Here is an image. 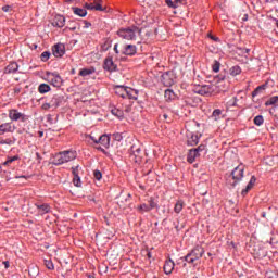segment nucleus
I'll return each mask as SVG.
<instances>
[{"label": "nucleus", "mask_w": 278, "mask_h": 278, "mask_svg": "<svg viewBox=\"0 0 278 278\" xmlns=\"http://www.w3.org/2000/svg\"><path fill=\"white\" fill-rule=\"evenodd\" d=\"M130 151L131 155L136 159V162L142 157V149H140V147L132 146Z\"/></svg>", "instance_id": "16"}, {"label": "nucleus", "mask_w": 278, "mask_h": 278, "mask_svg": "<svg viewBox=\"0 0 278 278\" xmlns=\"http://www.w3.org/2000/svg\"><path fill=\"white\" fill-rule=\"evenodd\" d=\"M122 53L124 55L134 56L136 55V53H138V48L136 47V45H125L123 47Z\"/></svg>", "instance_id": "8"}, {"label": "nucleus", "mask_w": 278, "mask_h": 278, "mask_svg": "<svg viewBox=\"0 0 278 278\" xmlns=\"http://www.w3.org/2000/svg\"><path fill=\"white\" fill-rule=\"evenodd\" d=\"M51 108H53L51 102L42 104V110H51Z\"/></svg>", "instance_id": "46"}, {"label": "nucleus", "mask_w": 278, "mask_h": 278, "mask_svg": "<svg viewBox=\"0 0 278 278\" xmlns=\"http://www.w3.org/2000/svg\"><path fill=\"white\" fill-rule=\"evenodd\" d=\"M138 212L144 213V212H151V207L149 206V204H141L138 206Z\"/></svg>", "instance_id": "34"}, {"label": "nucleus", "mask_w": 278, "mask_h": 278, "mask_svg": "<svg viewBox=\"0 0 278 278\" xmlns=\"http://www.w3.org/2000/svg\"><path fill=\"white\" fill-rule=\"evenodd\" d=\"M0 144H8L11 147V144H14V141H12V139H3L0 137Z\"/></svg>", "instance_id": "40"}, {"label": "nucleus", "mask_w": 278, "mask_h": 278, "mask_svg": "<svg viewBox=\"0 0 278 278\" xmlns=\"http://www.w3.org/2000/svg\"><path fill=\"white\" fill-rule=\"evenodd\" d=\"M254 125H257V127L264 125V116L257 115L256 117H254Z\"/></svg>", "instance_id": "36"}, {"label": "nucleus", "mask_w": 278, "mask_h": 278, "mask_svg": "<svg viewBox=\"0 0 278 278\" xmlns=\"http://www.w3.org/2000/svg\"><path fill=\"white\" fill-rule=\"evenodd\" d=\"M163 116H164V118H168V115H166V114H164Z\"/></svg>", "instance_id": "57"}, {"label": "nucleus", "mask_w": 278, "mask_h": 278, "mask_svg": "<svg viewBox=\"0 0 278 278\" xmlns=\"http://www.w3.org/2000/svg\"><path fill=\"white\" fill-rule=\"evenodd\" d=\"M220 114H223V111H220L219 109H216L212 113V118H214V121H218V118H220Z\"/></svg>", "instance_id": "37"}, {"label": "nucleus", "mask_w": 278, "mask_h": 278, "mask_svg": "<svg viewBox=\"0 0 278 278\" xmlns=\"http://www.w3.org/2000/svg\"><path fill=\"white\" fill-rule=\"evenodd\" d=\"M240 73H242V68H240V66L236 65V66H232L230 68V75L232 77H236L237 75H240Z\"/></svg>", "instance_id": "28"}, {"label": "nucleus", "mask_w": 278, "mask_h": 278, "mask_svg": "<svg viewBox=\"0 0 278 278\" xmlns=\"http://www.w3.org/2000/svg\"><path fill=\"white\" fill-rule=\"evenodd\" d=\"M3 264H4L5 268H10V263L9 262H4Z\"/></svg>", "instance_id": "53"}, {"label": "nucleus", "mask_w": 278, "mask_h": 278, "mask_svg": "<svg viewBox=\"0 0 278 278\" xmlns=\"http://www.w3.org/2000/svg\"><path fill=\"white\" fill-rule=\"evenodd\" d=\"M17 160H20L18 155L8 156V160L3 163V166H8L12 164V162H16Z\"/></svg>", "instance_id": "33"}, {"label": "nucleus", "mask_w": 278, "mask_h": 278, "mask_svg": "<svg viewBox=\"0 0 278 278\" xmlns=\"http://www.w3.org/2000/svg\"><path fill=\"white\" fill-rule=\"evenodd\" d=\"M197 157H199V152L195 149H192L188 153L187 161L190 164H192L194 162V160H197Z\"/></svg>", "instance_id": "23"}, {"label": "nucleus", "mask_w": 278, "mask_h": 278, "mask_svg": "<svg viewBox=\"0 0 278 278\" xmlns=\"http://www.w3.org/2000/svg\"><path fill=\"white\" fill-rule=\"evenodd\" d=\"M111 112L114 116H117V118H123V111L118 109H113Z\"/></svg>", "instance_id": "39"}, {"label": "nucleus", "mask_w": 278, "mask_h": 278, "mask_svg": "<svg viewBox=\"0 0 278 278\" xmlns=\"http://www.w3.org/2000/svg\"><path fill=\"white\" fill-rule=\"evenodd\" d=\"M126 99H132V101H137L138 100V90H136L131 87H127L126 88Z\"/></svg>", "instance_id": "13"}, {"label": "nucleus", "mask_w": 278, "mask_h": 278, "mask_svg": "<svg viewBox=\"0 0 278 278\" xmlns=\"http://www.w3.org/2000/svg\"><path fill=\"white\" fill-rule=\"evenodd\" d=\"M90 138L96 144H99V139L94 138L92 135H90Z\"/></svg>", "instance_id": "49"}, {"label": "nucleus", "mask_w": 278, "mask_h": 278, "mask_svg": "<svg viewBox=\"0 0 278 278\" xmlns=\"http://www.w3.org/2000/svg\"><path fill=\"white\" fill-rule=\"evenodd\" d=\"M148 205L150 206V210H155V207H157V201H155V199L150 198L148 201Z\"/></svg>", "instance_id": "38"}, {"label": "nucleus", "mask_w": 278, "mask_h": 278, "mask_svg": "<svg viewBox=\"0 0 278 278\" xmlns=\"http://www.w3.org/2000/svg\"><path fill=\"white\" fill-rule=\"evenodd\" d=\"M15 92H20V90L17 89V90H15Z\"/></svg>", "instance_id": "61"}, {"label": "nucleus", "mask_w": 278, "mask_h": 278, "mask_svg": "<svg viewBox=\"0 0 278 278\" xmlns=\"http://www.w3.org/2000/svg\"><path fill=\"white\" fill-rule=\"evenodd\" d=\"M76 157H77V152L66 150V151H63V152H60V153L55 154L53 156L52 164H54V166H60L62 164L73 162V160H75Z\"/></svg>", "instance_id": "2"}, {"label": "nucleus", "mask_w": 278, "mask_h": 278, "mask_svg": "<svg viewBox=\"0 0 278 278\" xmlns=\"http://www.w3.org/2000/svg\"><path fill=\"white\" fill-rule=\"evenodd\" d=\"M205 250L201 247H195L192 251H190L185 257V262L188 264H194V262H199L203 257Z\"/></svg>", "instance_id": "5"}, {"label": "nucleus", "mask_w": 278, "mask_h": 278, "mask_svg": "<svg viewBox=\"0 0 278 278\" xmlns=\"http://www.w3.org/2000/svg\"><path fill=\"white\" fill-rule=\"evenodd\" d=\"M36 156H37L38 160H40V153L37 152Z\"/></svg>", "instance_id": "54"}, {"label": "nucleus", "mask_w": 278, "mask_h": 278, "mask_svg": "<svg viewBox=\"0 0 278 278\" xmlns=\"http://www.w3.org/2000/svg\"><path fill=\"white\" fill-rule=\"evenodd\" d=\"M163 270L165 275H170V273L175 270V262H173V260L166 261L164 264Z\"/></svg>", "instance_id": "14"}, {"label": "nucleus", "mask_w": 278, "mask_h": 278, "mask_svg": "<svg viewBox=\"0 0 278 278\" xmlns=\"http://www.w3.org/2000/svg\"><path fill=\"white\" fill-rule=\"evenodd\" d=\"M165 3L168 8H179V5H184L186 0H165Z\"/></svg>", "instance_id": "18"}, {"label": "nucleus", "mask_w": 278, "mask_h": 278, "mask_svg": "<svg viewBox=\"0 0 278 278\" xmlns=\"http://www.w3.org/2000/svg\"><path fill=\"white\" fill-rule=\"evenodd\" d=\"M85 8H86L87 10H94V3H86V4H85Z\"/></svg>", "instance_id": "47"}, {"label": "nucleus", "mask_w": 278, "mask_h": 278, "mask_svg": "<svg viewBox=\"0 0 278 278\" xmlns=\"http://www.w3.org/2000/svg\"><path fill=\"white\" fill-rule=\"evenodd\" d=\"M255 181H256L255 176H252L245 189L241 191L242 197H247V194L249 193V190H251V188L255 186Z\"/></svg>", "instance_id": "20"}, {"label": "nucleus", "mask_w": 278, "mask_h": 278, "mask_svg": "<svg viewBox=\"0 0 278 278\" xmlns=\"http://www.w3.org/2000/svg\"><path fill=\"white\" fill-rule=\"evenodd\" d=\"M73 12L74 14H76V16H80V17H84L88 14V12L85 9H79V8H73Z\"/></svg>", "instance_id": "27"}, {"label": "nucleus", "mask_w": 278, "mask_h": 278, "mask_svg": "<svg viewBox=\"0 0 278 278\" xmlns=\"http://www.w3.org/2000/svg\"><path fill=\"white\" fill-rule=\"evenodd\" d=\"M88 278H94V276H89Z\"/></svg>", "instance_id": "59"}, {"label": "nucleus", "mask_w": 278, "mask_h": 278, "mask_svg": "<svg viewBox=\"0 0 278 278\" xmlns=\"http://www.w3.org/2000/svg\"><path fill=\"white\" fill-rule=\"evenodd\" d=\"M117 36H119V38H123L124 40H136L138 36L140 38H149V36H151V31L149 30V28L140 29L136 26H131L128 28H121L117 31Z\"/></svg>", "instance_id": "1"}, {"label": "nucleus", "mask_w": 278, "mask_h": 278, "mask_svg": "<svg viewBox=\"0 0 278 278\" xmlns=\"http://www.w3.org/2000/svg\"><path fill=\"white\" fill-rule=\"evenodd\" d=\"M266 90V85H262L258 86L253 92H252V97H257V94H260V92Z\"/></svg>", "instance_id": "35"}, {"label": "nucleus", "mask_w": 278, "mask_h": 278, "mask_svg": "<svg viewBox=\"0 0 278 278\" xmlns=\"http://www.w3.org/2000/svg\"><path fill=\"white\" fill-rule=\"evenodd\" d=\"M40 134V137H42L43 136V132H39Z\"/></svg>", "instance_id": "58"}, {"label": "nucleus", "mask_w": 278, "mask_h": 278, "mask_svg": "<svg viewBox=\"0 0 278 278\" xmlns=\"http://www.w3.org/2000/svg\"><path fill=\"white\" fill-rule=\"evenodd\" d=\"M195 92L198 94H202V97H204L205 94H212V86L210 85H203L201 87H199Z\"/></svg>", "instance_id": "12"}, {"label": "nucleus", "mask_w": 278, "mask_h": 278, "mask_svg": "<svg viewBox=\"0 0 278 278\" xmlns=\"http://www.w3.org/2000/svg\"><path fill=\"white\" fill-rule=\"evenodd\" d=\"M213 71L214 73H218V71H220V63H218V61H215L213 64Z\"/></svg>", "instance_id": "44"}, {"label": "nucleus", "mask_w": 278, "mask_h": 278, "mask_svg": "<svg viewBox=\"0 0 278 278\" xmlns=\"http://www.w3.org/2000/svg\"><path fill=\"white\" fill-rule=\"evenodd\" d=\"M104 71H109V73H114L116 71L117 66L114 64V61L112 58H106L103 65Z\"/></svg>", "instance_id": "10"}, {"label": "nucleus", "mask_w": 278, "mask_h": 278, "mask_svg": "<svg viewBox=\"0 0 278 278\" xmlns=\"http://www.w3.org/2000/svg\"><path fill=\"white\" fill-rule=\"evenodd\" d=\"M166 101H170V99H175V92L170 89L165 90L164 94Z\"/></svg>", "instance_id": "32"}, {"label": "nucleus", "mask_w": 278, "mask_h": 278, "mask_svg": "<svg viewBox=\"0 0 278 278\" xmlns=\"http://www.w3.org/2000/svg\"><path fill=\"white\" fill-rule=\"evenodd\" d=\"M14 132V129L12 128V124L4 123L0 125V136H3V134H12Z\"/></svg>", "instance_id": "15"}, {"label": "nucleus", "mask_w": 278, "mask_h": 278, "mask_svg": "<svg viewBox=\"0 0 278 278\" xmlns=\"http://www.w3.org/2000/svg\"><path fill=\"white\" fill-rule=\"evenodd\" d=\"M37 208L40 216H45V214H49L51 212V206H49V204L37 205Z\"/></svg>", "instance_id": "17"}, {"label": "nucleus", "mask_w": 278, "mask_h": 278, "mask_svg": "<svg viewBox=\"0 0 278 278\" xmlns=\"http://www.w3.org/2000/svg\"><path fill=\"white\" fill-rule=\"evenodd\" d=\"M265 105H278V96L269 98V100L265 102Z\"/></svg>", "instance_id": "31"}, {"label": "nucleus", "mask_w": 278, "mask_h": 278, "mask_svg": "<svg viewBox=\"0 0 278 278\" xmlns=\"http://www.w3.org/2000/svg\"><path fill=\"white\" fill-rule=\"evenodd\" d=\"M187 142L190 147H197V144H199V136L198 135H191V137L188 139Z\"/></svg>", "instance_id": "25"}, {"label": "nucleus", "mask_w": 278, "mask_h": 278, "mask_svg": "<svg viewBox=\"0 0 278 278\" xmlns=\"http://www.w3.org/2000/svg\"><path fill=\"white\" fill-rule=\"evenodd\" d=\"M3 12H10V5H5L2 8Z\"/></svg>", "instance_id": "50"}, {"label": "nucleus", "mask_w": 278, "mask_h": 278, "mask_svg": "<svg viewBox=\"0 0 278 278\" xmlns=\"http://www.w3.org/2000/svg\"><path fill=\"white\" fill-rule=\"evenodd\" d=\"M184 205H186V203H184L182 200H178V201L176 202V204H175L174 212H175L176 214L181 213V210H184Z\"/></svg>", "instance_id": "26"}, {"label": "nucleus", "mask_w": 278, "mask_h": 278, "mask_svg": "<svg viewBox=\"0 0 278 278\" xmlns=\"http://www.w3.org/2000/svg\"><path fill=\"white\" fill-rule=\"evenodd\" d=\"M93 177L94 179H97L98 181H101L102 177H103V174H101V172L99 170H94L93 172Z\"/></svg>", "instance_id": "43"}, {"label": "nucleus", "mask_w": 278, "mask_h": 278, "mask_svg": "<svg viewBox=\"0 0 278 278\" xmlns=\"http://www.w3.org/2000/svg\"><path fill=\"white\" fill-rule=\"evenodd\" d=\"M242 177H244V165H239L231 172L227 179V185L230 186V188H236V186L242 181Z\"/></svg>", "instance_id": "3"}, {"label": "nucleus", "mask_w": 278, "mask_h": 278, "mask_svg": "<svg viewBox=\"0 0 278 278\" xmlns=\"http://www.w3.org/2000/svg\"><path fill=\"white\" fill-rule=\"evenodd\" d=\"M52 53L54 58H62L64 53H66V48L64 47V43H58L52 49Z\"/></svg>", "instance_id": "9"}, {"label": "nucleus", "mask_w": 278, "mask_h": 278, "mask_svg": "<svg viewBox=\"0 0 278 278\" xmlns=\"http://www.w3.org/2000/svg\"><path fill=\"white\" fill-rule=\"evenodd\" d=\"M46 266L49 270H53L54 268L53 263L51 261H46Z\"/></svg>", "instance_id": "45"}, {"label": "nucleus", "mask_w": 278, "mask_h": 278, "mask_svg": "<svg viewBox=\"0 0 278 278\" xmlns=\"http://www.w3.org/2000/svg\"><path fill=\"white\" fill-rule=\"evenodd\" d=\"M38 91L40 94H47V92H51V86L47 84H41L38 87Z\"/></svg>", "instance_id": "24"}, {"label": "nucleus", "mask_w": 278, "mask_h": 278, "mask_svg": "<svg viewBox=\"0 0 278 278\" xmlns=\"http://www.w3.org/2000/svg\"><path fill=\"white\" fill-rule=\"evenodd\" d=\"M18 71V64L16 62L10 63L5 68L4 73L8 75L10 73H16Z\"/></svg>", "instance_id": "22"}, {"label": "nucleus", "mask_w": 278, "mask_h": 278, "mask_svg": "<svg viewBox=\"0 0 278 278\" xmlns=\"http://www.w3.org/2000/svg\"><path fill=\"white\" fill-rule=\"evenodd\" d=\"M115 93H116L118 97H122V99H126V96H127V87H125V86H116V87H115Z\"/></svg>", "instance_id": "19"}, {"label": "nucleus", "mask_w": 278, "mask_h": 278, "mask_svg": "<svg viewBox=\"0 0 278 278\" xmlns=\"http://www.w3.org/2000/svg\"><path fill=\"white\" fill-rule=\"evenodd\" d=\"M66 24V18L63 15H55L52 20L53 27H64Z\"/></svg>", "instance_id": "11"}, {"label": "nucleus", "mask_w": 278, "mask_h": 278, "mask_svg": "<svg viewBox=\"0 0 278 278\" xmlns=\"http://www.w3.org/2000/svg\"><path fill=\"white\" fill-rule=\"evenodd\" d=\"M198 153L200 152V151H205V146L204 144H201V146H199L198 148H195L194 149Z\"/></svg>", "instance_id": "48"}, {"label": "nucleus", "mask_w": 278, "mask_h": 278, "mask_svg": "<svg viewBox=\"0 0 278 278\" xmlns=\"http://www.w3.org/2000/svg\"><path fill=\"white\" fill-rule=\"evenodd\" d=\"M94 73V70L84 68L80 70L79 75L80 77H88V75H92Z\"/></svg>", "instance_id": "30"}, {"label": "nucleus", "mask_w": 278, "mask_h": 278, "mask_svg": "<svg viewBox=\"0 0 278 278\" xmlns=\"http://www.w3.org/2000/svg\"><path fill=\"white\" fill-rule=\"evenodd\" d=\"M49 58H51L50 52L45 51L41 53V62H47V60H49Z\"/></svg>", "instance_id": "41"}, {"label": "nucleus", "mask_w": 278, "mask_h": 278, "mask_svg": "<svg viewBox=\"0 0 278 278\" xmlns=\"http://www.w3.org/2000/svg\"><path fill=\"white\" fill-rule=\"evenodd\" d=\"M114 51H115V53H117V54L119 53V51H118V43H115V45H114Z\"/></svg>", "instance_id": "51"}, {"label": "nucleus", "mask_w": 278, "mask_h": 278, "mask_svg": "<svg viewBox=\"0 0 278 278\" xmlns=\"http://www.w3.org/2000/svg\"><path fill=\"white\" fill-rule=\"evenodd\" d=\"M98 144H102V147H110V137L108 135H102L98 138Z\"/></svg>", "instance_id": "21"}, {"label": "nucleus", "mask_w": 278, "mask_h": 278, "mask_svg": "<svg viewBox=\"0 0 278 278\" xmlns=\"http://www.w3.org/2000/svg\"><path fill=\"white\" fill-rule=\"evenodd\" d=\"M94 10L97 12H103L105 10V8H103V5H101V3L94 2Z\"/></svg>", "instance_id": "42"}, {"label": "nucleus", "mask_w": 278, "mask_h": 278, "mask_svg": "<svg viewBox=\"0 0 278 278\" xmlns=\"http://www.w3.org/2000/svg\"><path fill=\"white\" fill-rule=\"evenodd\" d=\"M170 84H173V81H169L168 85L170 86Z\"/></svg>", "instance_id": "60"}, {"label": "nucleus", "mask_w": 278, "mask_h": 278, "mask_svg": "<svg viewBox=\"0 0 278 278\" xmlns=\"http://www.w3.org/2000/svg\"><path fill=\"white\" fill-rule=\"evenodd\" d=\"M131 199V193L127 194V198H125V201H129Z\"/></svg>", "instance_id": "52"}, {"label": "nucleus", "mask_w": 278, "mask_h": 278, "mask_svg": "<svg viewBox=\"0 0 278 278\" xmlns=\"http://www.w3.org/2000/svg\"><path fill=\"white\" fill-rule=\"evenodd\" d=\"M9 118L10 121H22V123H25L27 121V116L22 113V112H18V110L16 109H11L9 110Z\"/></svg>", "instance_id": "6"}, {"label": "nucleus", "mask_w": 278, "mask_h": 278, "mask_svg": "<svg viewBox=\"0 0 278 278\" xmlns=\"http://www.w3.org/2000/svg\"><path fill=\"white\" fill-rule=\"evenodd\" d=\"M33 270H35V275H38V269L33 268Z\"/></svg>", "instance_id": "55"}, {"label": "nucleus", "mask_w": 278, "mask_h": 278, "mask_svg": "<svg viewBox=\"0 0 278 278\" xmlns=\"http://www.w3.org/2000/svg\"><path fill=\"white\" fill-rule=\"evenodd\" d=\"M211 38H212V40H215V41L218 40V38H215V37H212V36H211Z\"/></svg>", "instance_id": "56"}, {"label": "nucleus", "mask_w": 278, "mask_h": 278, "mask_svg": "<svg viewBox=\"0 0 278 278\" xmlns=\"http://www.w3.org/2000/svg\"><path fill=\"white\" fill-rule=\"evenodd\" d=\"M43 79L54 88H62V84H64L62 76L58 72H46Z\"/></svg>", "instance_id": "4"}, {"label": "nucleus", "mask_w": 278, "mask_h": 278, "mask_svg": "<svg viewBox=\"0 0 278 278\" xmlns=\"http://www.w3.org/2000/svg\"><path fill=\"white\" fill-rule=\"evenodd\" d=\"M80 169L79 165L72 167V174L74 176L73 184L76 188H81V178L79 177Z\"/></svg>", "instance_id": "7"}, {"label": "nucleus", "mask_w": 278, "mask_h": 278, "mask_svg": "<svg viewBox=\"0 0 278 278\" xmlns=\"http://www.w3.org/2000/svg\"><path fill=\"white\" fill-rule=\"evenodd\" d=\"M61 101L62 99L59 96H54L50 101V105H52V108H58Z\"/></svg>", "instance_id": "29"}]
</instances>
